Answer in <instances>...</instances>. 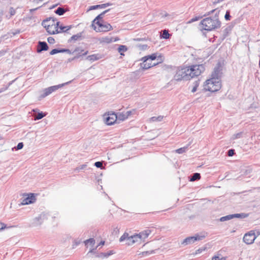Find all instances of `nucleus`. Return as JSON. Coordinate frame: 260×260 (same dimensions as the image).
Instances as JSON below:
<instances>
[{
    "mask_svg": "<svg viewBox=\"0 0 260 260\" xmlns=\"http://www.w3.org/2000/svg\"><path fill=\"white\" fill-rule=\"evenodd\" d=\"M205 70L204 64H193L182 67L176 75L177 80H190L200 76Z\"/></svg>",
    "mask_w": 260,
    "mask_h": 260,
    "instance_id": "nucleus-1",
    "label": "nucleus"
},
{
    "mask_svg": "<svg viewBox=\"0 0 260 260\" xmlns=\"http://www.w3.org/2000/svg\"><path fill=\"white\" fill-rule=\"evenodd\" d=\"M150 233L151 231L149 230L143 231L132 236H129L127 233H124L120 238L119 241L122 242L126 240V244L128 245H132L135 243L140 244L145 241Z\"/></svg>",
    "mask_w": 260,
    "mask_h": 260,
    "instance_id": "nucleus-2",
    "label": "nucleus"
},
{
    "mask_svg": "<svg viewBox=\"0 0 260 260\" xmlns=\"http://www.w3.org/2000/svg\"><path fill=\"white\" fill-rule=\"evenodd\" d=\"M219 11L216 12L214 16H210L203 19L200 22L203 29L207 31H212L219 28L221 26V22L219 20Z\"/></svg>",
    "mask_w": 260,
    "mask_h": 260,
    "instance_id": "nucleus-3",
    "label": "nucleus"
},
{
    "mask_svg": "<svg viewBox=\"0 0 260 260\" xmlns=\"http://www.w3.org/2000/svg\"><path fill=\"white\" fill-rule=\"evenodd\" d=\"M143 61L141 63V68L144 70H147L154 66L162 62L164 57L160 54L154 53L143 57Z\"/></svg>",
    "mask_w": 260,
    "mask_h": 260,
    "instance_id": "nucleus-4",
    "label": "nucleus"
},
{
    "mask_svg": "<svg viewBox=\"0 0 260 260\" xmlns=\"http://www.w3.org/2000/svg\"><path fill=\"white\" fill-rule=\"evenodd\" d=\"M60 22L57 21V19L54 17H49L44 20L42 22V25L46 28L47 32L53 35L58 33V26Z\"/></svg>",
    "mask_w": 260,
    "mask_h": 260,
    "instance_id": "nucleus-5",
    "label": "nucleus"
},
{
    "mask_svg": "<svg viewBox=\"0 0 260 260\" xmlns=\"http://www.w3.org/2000/svg\"><path fill=\"white\" fill-rule=\"evenodd\" d=\"M221 82L219 79L211 77L206 80L204 83V88L206 91L216 92L220 89Z\"/></svg>",
    "mask_w": 260,
    "mask_h": 260,
    "instance_id": "nucleus-6",
    "label": "nucleus"
},
{
    "mask_svg": "<svg viewBox=\"0 0 260 260\" xmlns=\"http://www.w3.org/2000/svg\"><path fill=\"white\" fill-rule=\"evenodd\" d=\"M98 27L95 26V25L92 23L91 26L93 29L97 32H106L112 29V26L107 22L96 21L95 22Z\"/></svg>",
    "mask_w": 260,
    "mask_h": 260,
    "instance_id": "nucleus-7",
    "label": "nucleus"
},
{
    "mask_svg": "<svg viewBox=\"0 0 260 260\" xmlns=\"http://www.w3.org/2000/svg\"><path fill=\"white\" fill-rule=\"evenodd\" d=\"M103 117L104 122L108 125H113L117 121V114L114 112H108L105 113Z\"/></svg>",
    "mask_w": 260,
    "mask_h": 260,
    "instance_id": "nucleus-8",
    "label": "nucleus"
},
{
    "mask_svg": "<svg viewBox=\"0 0 260 260\" xmlns=\"http://www.w3.org/2000/svg\"><path fill=\"white\" fill-rule=\"evenodd\" d=\"M224 66V62H219L214 68L213 71L212 72L211 77H214L217 79H219L222 75V71Z\"/></svg>",
    "mask_w": 260,
    "mask_h": 260,
    "instance_id": "nucleus-9",
    "label": "nucleus"
},
{
    "mask_svg": "<svg viewBox=\"0 0 260 260\" xmlns=\"http://www.w3.org/2000/svg\"><path fill=\"white\" fill-rule=\"evenodd\" d=\"M23 199L22 200L21 204L22 205H28L35 203L36 201V194L35 193H30L28 194H24L23 195Z\"/></svg>",
    "mask_w": 260,
    "mask_h": 260,
    "instance_id": "nucleus-10",
    "label": "nucleus"
},
{
    "mask_svg": "<svg viewBox=\"0 0 260 260\" xmlns=\"http://www.w3.org/2000/svg\"><path fill=\"white\" fill-rule=\"evenodd\" d=\"M257 236L254 231H250L246 233L243 237V241L247 244H252Z\"/></svg>",
    "mask_w": 260,
    "mask_h": 260,
    "instance_id": "nucleus-11",
    "label": "nucleus"
},
{
    "mask_svg": "<svg viewBox=\"0 0 260 260\" xmlns=\"http://www.w3.org/2000/svg\"><path fill=\"white\" fill-rule=\"evenodd\" d=\"M134 111L135 110H133L132 111H127L126 112L118 113L117 114V120L124 121L126 120L133 113Z\"/></svg>",
    "mask_w": 260,
    "mask_h": 260,
    "instance_id": "nucleus-12",
    "label": "nucleus"
},
{
    "mask_svg": "<svg viewBox=\"0 0 260 260\" xmlns=\"http://www.w3.org/2000/svg\"><path fill=\"white\" fill-rule=\"evenodd\" d=\"M204 237H201L199 236L188 237L185 238L182 243L183 245H187L194 242L196 241L200 240Z\"/></svg>",
    "mask_w": 260,
    "mask_h": 260,
    "instance_id": "nucleus-13",
    "label": "nucleus"
},
{
    "mask_svg": "<svg viewBox=\"0 0 260 260\" xmlns=\"http://www.w3.org/2000/svg\"><path fill=\"white\" fill-rule=\"evenodd\" d=\"M62 86H63V84L58 85L51 86L47 88H46L44 90L43 96L45 97V96L48 95L49 94H51L53 92L57 90L58 88L61 87Z\"/></svg>",
    "mask_w": 260,
    "mask_h": 260,
    "instance_id": "nucleus-14",
    "label": "nucleus"
},
{
    "mask_svg": "<svg viewBox=\"0 0 260 260\" xmlns=\"http://www.w3.org/2000/svg\"><path fill=\"white\" fill-rule=\"evenodd\" d=\"M110 10V9L106 10L104 11H103L102 13L98 15L92 21L93 24H95V22L96 21H102V22H104L103 20L104 16L105 14H106L108 12H109Z\"/></svg>",
    "mask_w": 260,
    "mask_h": 260,
    "instance_id": "nucleus-15",
    "label": "nucleus"
},
{
    "mask_svg": "<svg viewBox=\"0 0 260 260\" xmlns=\"http://www.w3.org/2000/svg\"><path fill=\"white\" fill-rule=\"evenodd\" d=\"M233 28V25L232 24H230L227 26L223 30V36L224 38H226L231 33L232 29Z\"/></svg>",
    "mask_w": 260,
    "mask_h": 260,
    "instance_id": "nucleus-16",
    "label": "nucleus"
},
{
    "mask_svg": "<svg viewBox=\"0 0 260 260\" xmlns=\"http://www.w3.org/2000/svg\"><path fill=\"white\" fill-rule=\"evenodd\" d=\"M37 49H49V48L46 42L39 41Z\"/></svg>",
    "mask_w": 260,
    "mask_h": 260,
    "instance_id": "nucleus-17",
    "label": "nucleus"
},
{
    "mask_svg": "<svg viewBox=\"0 0 260 260\" xmlns=\"http://www.w3.org/2000/svg\"><path fill=\"white\" fill-rule=\"evenodd\" d=\"M200 85V81L197 80L193 82V85L190 87L191 88V91L192 92H195L197 90L198 88L199 87Z\"/></svg>",
    "mask_w": 260,
    "mask_h": 260,
    "instance_id": "nucleus-18",
    "label": "nucleus"
},
{
    "mask_svg": "<svg viewBox=\"0 0 260 260\" xmlns=\"http://www.w3.org/2000/svg\"><path fill=\"white\" fill-rule=\"evenodd\" d=\"M84 243L87 247L89 246L90 248H92L95 244V240L93 238H90L86 240Z\"/></svg>",
    "mask_w": 260,
    "mask_h": 260,
    "instance_id": "nucleus-19",
    "label": "nucleus"
},
{
    "mask_svg": "<svg viewBox=\"0 0 260 260\" xmlns=\"http://www.w3.org/2000/svg\"><path fill=\"white\" fill-rule=\"evenodd\" d=\"M67 10L62 7H58L56 10H55V13L58 15H63Z\"/></svg>",
    "mask_w": 260,
    "mask_h": 260,
    "instance_id": "nucleus-20",
    "label": "nucleus"
},
{
    "mask_svg": "<svg viewBox=\"0 0 260 260\" xmlns=\"http://www.w3.org/2000/svg\"><path fill=\"white\" fill-rule=\"evenodd\" d=\"M170 36V34L168 32V30L166 29H164L162 30L161 34L160 35V37L161 38L165 39H168L169 38Z\"/></svg>",
    "mask_w": 260,
    "mask_h": 260,
    "instance_id": "nucleus-21",
    "label": "nucleus"
},
{
    "mask_svg": "<svg viewBox=\"0 0 260 260\" xmlns=\"http://www.w3.org/2000/svg\"><path fill=\"white\" fill-rule=\"evenodd\" d=\"M58 33L61 32H66L67 30H69L71 28V26H64L62 25H58Z\"/></svg>",
    "mask_w": 260,
    "mask_h": 260,
    "instance_id": "nucleus-22",
    "label": "nucleus"
},
{
    "mask_svg": "<svg viewBox=\"0 0 260 260\" xmlns=\"http://www.w3.org/2000/svg\"><path fill=\"white\" fill-rule=\"evenodd\" d=\"M137 47L139 49H146L147 47L149 48L148 44L145 43V41L142 40V42L139 43L137 45Z\"/></svg>",
    "mask_w": 260,
    "mask_h": 260,
    "instance_id": "nucleus-23",
    "label": "nucleus"
},
{
    "mask_svg": "<svg viewBox=\"0 0 260 260\" xmlns=\"http://www.w3.org/2000/svg\"><path fill=\"white\" fill-rule=\"evenodd\" d=\"M200 178H201L200 174L199 173H196L193 174V175L190 178V181H194L196 180L200 179Z\"/></svg>",
    "mask_w": 260,
    "mask_h": 260,
    "instance_id": "nucleus-24",
    "label": "nucleus"
},
{
    "mask_svg": "<svg viewBox=\"0 0 260 260\" xmlns=\"http://www.w3.org/2000/svg\"><path fill=\"white\" fill-rule=\"evenodd\" d=\"M114 253H115V252L113 250H110L106 253H101L100 256L102 257H107L113 254Z\"/></svg>",
    "mask_w": 260,
    "mask_h": 260,
    "instance_id": "nucleus-25",
    "label": "nucleus"
},
{
    "mask_svg": "<svg viewBox=\"0 0 260 260\" xmlns=\"http://www.w3.org/2000/svg\"><path fill=\"white\" fill-rule=\"evenodd\" d=\"M81 38V34L79 33L75 35H73L70 39V41H72V40L76 41L78 40Z\"/></svg>",
    "mask_w": 260,
    "mask_h": 260,
    "instance_id": "nucleus-26",
    "label": "nucleus"
},
{
    "mask_svg": "<svg viewBox=\"0 0 260 260\" xmlns=\"http://www.w3.org/2000/svg\"><path fill=\"white\" fill-rule=\"evenodd\" d=\"M187 148H188V146L176 149L175 150V152L179 154L183 153L185 152V151L187 149Z\"/></svg>",
    "mask_w": 260,
    "mask_h": 260,
    "instance_id": "nucleus-27",
    "label": "nucleus"
},
{
    "mask_svg": "<svg viewBox=\"0 0 260 260\" xmlns=\"http://www.w3.org/2000/svg\"><path fill=\"white\" fill-rule=\"evenodd\" d=\"M226 257H220L217 255H215L212 258V260H226Z\"/></svg>",
    "mask_w": 260,
    "mask_h": 260,
    "instance_id": "nucleus-28",
    "label": "nucleus"
},
{
    "mask_svg": "<svg viewBox=\"0 0 260 260\" xmlns=\"http://www.w3.org/2000/svg\"><path fill=\"white\" fill-rule=\"evenodd\" d=\"M118 40H119L118 39ZM117 40V39H115L114 40V42L115 41H116ZM104 42H105L106 43H111L112 42H113V39L112 38H106L104 39V41H103Z\"/></svg>",
    "mask_w": 260,
    "mask_h": 260,
    "instance_id": "nucleus-29",
    "label": "nucleus"
},
{
    "mask_svg": "<svg viewBox=\"0 0 260 260\" xmlns=\"http://www.w3.org/2000/svg\"><path fill=\"white\" fill-rule=\"evenodd\" d=\"M202 18V17H200V16H196L193 18H192V19H191L188 22V23H192V22H195L196 21H198L199 20H200V19H201Z\"/></svg>",
    "mask_w": 260,
    "mask_h": 260,
    "instance_id": "nucleus-30",
    "label": "nucleus"
},
{
    "mask_svg": "<svg viewBox=\"0 0 260 260\" xmlns=\"http://www.w3.org/2000/svg\"><path fill=\"white\" fill-rule=\"evenodd\" d=\"M69 50H52L50 52V54L53 55L58 52H63L64 51H69Z\"/></svg>",
    "mask_w": 260,
    "mask_h": 260,
    "instance_id": "nucleus-31",
    "label": "nucleus"
},
{
    "mask_svg": "<svg viewBox=\"0 0 260 260\" xmlns=\"http://www.w3.org/2000/svg\"><path fill=\"white\" fill-rule=\"evenodd\" d=\"M46 114H43L42 113H38L35 117V120H39L42 119L43 117L45 116Z\"/></svg>",
    "mask_w": 260,
    "mask_h": 260,
    "instance_id": "nucleus-32",
    "label": "nucleus"
},
{
    "mask_svg": "<svg viewBox=\"0 0 260 260\" xmlns=\"http://www.w3.org/2000/svg\"><path fill=\"white\" fill-rule=\"evenodd\" d=\"M231 16L230 15V11L227 10L225 13V16H224L225 19L226 20H230L231 19Z\"/></svg>",
    "mask_w": 260,
    "mask_h": 260,
    "instance_id": "nucleus-33",
    "label": "nucleus"
},
{
    "mask_svg": "<svg viewBox=\"0 0 260 260\" xmlns=\"http://www.w3.org/2000/svg\"><path fill=\"white\" fill-rule=\"evenodd\" d=\"M114 49H127V48L125 45L116 44L114 46Z\"/></svg>",
    "mask_w": 260,
    "mask_h": 260,
    "instance_id": "nucleus-34",
    "label": "nucleus"
},
{
    "mask_svg": "<svg viewBox=\"0 0 260 260\" xmlns=\"http://www.w3.org/2000/svg\"><path fill=\"white\" fill-rule=\"evenodd\" d=\"M162 119H163V116H159L158 117H153L151 118V120L153 121H156V120L161 121Z\"/></svg>",
    "mask_w": 260,
    "mask_h": 260,
    "instance_id": "nucleus-35",
    "label": "nucleus"
},
{
    "mask_svg": "<svg viewBox=\"0 0 260 260\" xmlns=\"http://www.w3.org/2000/svg\"><path fill=\"white\" fill-rule=\"evenodd\" d=\"M47 41L49 44H53L55 42L54 39L51 37H48L47 39Z\"/></svg>",
    "mask_w": 260,
    "mask_h": 260,
    "instance_id": "nucleus-36",
    "label": "nucleus"
},
{
    "mask_svg": "<svg viewBox=\"0 0 260 260\" xmlns=\"http://www.w3.org/2000/svg\"><path fill=\"white\" fill-rule=\"evenodd\" d=\"M9 13L11 16H13L16 13V11L13 7H11L9 10Z\"/></svg>",
    "mask_w": 260,
    "mask_h": 260,
    "instance_id": "nucleus-37",
    "label": "nucleus"
},
{
    "mask_svg": "<svg viewBox=\"0 0 260 260\" xmlns=\"http://www.w3.org/2000/svg\"><path fill=\"white\" fill-rule=\"evenodd\" d=\"M101 8H105L107 7L110 6L112 5V4L110 3H107L103 4H101Z\"/></svg>",
    "mask_w": 260,
    "mask_h": 260,
    "instance_id": "nucleus-38",
    "label": "nucleus"
},
{
    "mask_svg": "<svg viewBox=\"0 0 260 260\" xmlns=\"http://www.w3.org/2000/svg\"><path fill=\"white\" fill-rule=\"evenodd\" d=\"M98 8H101V5H100L92 6L90 7V10H95V9H98Z\"/></svg>",
    "mask_w": 260,
    "mask_h": 260,
    "instance_id": "nucleus-39",
    "label": "nucleus"
},
{
    "mask_svg": "<svg viewBox=\"0 0 260 260\" xmlns=\"http://www.w3.org/2000/svg\"><path fill=\"white\" fill-rule=\"evenodd\" d=\"M235 153V151L234 149H230L228 151V155L229 156H233Z\"/></svg>",
    "mask_w": 260,
    "mask_h": 260,
    "instance_id": "nucleus-40",
    "label": "nucleus"
},
{
    "mask_svg": "<svg viewBox=\"0 0 260 260\" xmlns=\"http://www.w3.org/2000/svg\"><path fill=\"white\" fill-rule=\"evenodd\" d=\"M94 165L97 168H101L103 166L102 162L100 161L96 162Z\"/></svg>",
    "mask_w": 260,
    "mask_h": 260,
    "instance_id": "nucleus-41",
    "label": "nucleus"
},
{
    "mask_svg": "<svg viewBox=\"0 0 260 260\" xmlns=\"http://www.w3.org/2000/svg\"><path fill=\"white\" fill-rule=\"evenodd\" d=\"M105 244V241H101L100 242V243L95 247V249H96V248L98 247V246H100V245H104ZM93 250H94V249H91L90 251H89V252H93Z\"/></svg>",
    "mask_w": 260,
    "mask_h": 260,
    "instance_id": "nucleus-42",
    "label": "nucleus"
},
{
    "mask_svg": "<svg viewBox=\"0 0 260 260\" xmlns=\"http://www.w3.org/2000/svg\"><path fill=\"white\" fill-rule=\"evenodd\" d=\"M23 146V143H22V142L19 143H18V144L17 146V149H18V150L21 149V148H22Z\"/></svg>",
    "mask_w": 260,
    "mask_h": 260,
    "instance_id": "nucleus-43",
    "label": "nucleus"
},
{
    "mask_svg": "<svg viewBox=\"0 0 260 260\" xmlns=\"http://www.w3.org/2000/svg\"><path fill=\"white\" fill-rule=\"evenodd\" d=\"M100 57H97L96 56H95L94 55H91L90 56V59L91 60H97L98 59H99Z\"/></svg>",
    "mask_w": 260,
    "mask_h": 260,
    "instance_id": "nucleus-44",
    "label": "nucleus"
},
{
    "mask_svg": "<svg viewBox=\"0 0 260 260\" xmlns=\"http://www.w3.org/2000/svg\"><path fill=\"white\" fill-rule=\"evenodd\" d=\"M6 228V225L2 222H0V230H3Z\"/></svg>",
    "mask_w": 260,
    "mask_h": 260,
    "instance_id": "nucleus-45",
    "label": "nucleus"
},
{
    "mask_svg": "<svg viewBox=\"0 0 260 260\" xmlns=\"http://www.w3.org/2000/svg\"><path fill=\"white\" fill-rule=\"evenodd\" d=\"M224 1V0H214V1L213 2V4H217L219 3H220V2H222Z\"/></svg>",
    "mask_w": 260,
    "mask_h": 260,
    "instance_id": "nucleus-46",
    "label": "nucleus"
},
{
    "mask_svg": "<svg viewBox=\"0 0 260 260\" xmlns=\"http://www.w3.org/2000/svg\"><path fill=\"white\" fill-rule=\"evenodd\" d=\"M205 250V248H204V249H198V250H197L196 251V253H199L202 252L203 251H204V250Z\"/></svg>",
    "mask_w": 260,
    "mask_h": 260,
    "instance_id": "nucleus-47",
    "label": "nucleus"
},
{
    "mask_svg": "<svg viewBox=\"0 0 260 260\" xmlns=\"http://www.w3.org/2000/svg\"><path fill=\"white\" fill-rule=\"evenodd\" d=\"M43 0H33V3L35 4H38L40 2H42Z\"/></svg>",
    "mask_w": 260,
    "mask_h": 260,
    "instance_id": "nucleus-48",
    "label": "nucleus"
},
{
    "mask_svg": "<svg viewBox=\"0 0 260 260\" xmlns=\"http://www.w3.org/2000/svg\"><path fill=\"white\" fill-rule=\"evenodd\" d=\"M127 50H122V49H120V50H119V53H120L121 55H124L123 54V52L125 51H126Z\"/></svg>",
    "mask_w": 260,
    "mask_h": 260,
    "instance_id": "nucleus-49",
    "label": "nucleus"
},
{
    "mask_svg": "<svg viewBox=\"0 0 260 260\" xmlns=\"http://www.w3.org/2000/svg\"><path fill=\"white\" fill-rule=\"evenodd\" d=\"M215 11H216V9L213 10L211 11L210 12H209L207 15L205 14L204 16L208 15H209V14H210L211 13H213Z\"/></svg>",
    "mask_w": 260,
    "mask_h": 260,
    "instance_id": "nucleus-50",
    "label": "nucleus"
},
{
    "mask_svg": "<svg viewBox=\"0 0 260 260\" xmlns=\"http://www.w3.org/2000/svg\"><path fill=\"white\" fill-rule=\"evenodd\" d=\"M58 5V4H55V5H54L53 6H52L51 7L49 8V9H52L54 8H55L56 7H57V6Z\"/></svg>",
    "mask_w": 260,
    "mask_h": 260,
    "instance_id": "nucleus-51",
    "label": "nucleus"
},
{
    "mask_svg": "<svg viewBox=\"0 0 260 260\" xmlns=\"http://www.w3.org/2000/svg\"><path fill=\"white\" fill-rule=\"evenodd\" d=\"M41 7H38V8H36L35 9H30V12H34V11H36L37 10L39 9Z\"/></svg>",
    "mask_w": 260,
    "mask_h": 260,
    "instance_id": "nucleus-52",
    "label": "nucleus"
},
{
    "mask_svg": "<svg viewBox=\"0 0 260 260\" xmlns=\"http://www.w3.org/2000/svg\"><path fill=\"white\" fill-rule=\"evenodd\" d=\"M149 253H150L148 251H145V252H143L142 253V255H147V254H149Z\"/></svg>",
    "mask_w": 260,
    "mask_h": 260,
    "instance_id": "nucleus-53",
    "label": "nucleus"
},
{
    "mask_svg": "<svg viewBox=\"0 0 260 260\" xmlns=\"http://www.w3.org/2000/svg\"><path fill=\"white\" fill-rule=\"evenodd\" d=\"M168 15H169V14L166 13L163 16L166 17V16H167Z\"/></svg>",
    "mask_w": 260,
    "mask_h": 260,
    "instance_id": "nucleus-54",
    "label": "nucleus"
},
{
    "mask_svg": "<svg viewBox=\"0 0 260 260\" xmlns=\"http://www.w3.org/2000/svg\"><path fill=\"white\" fill-rule=\"evenodd\" d=\"M42 50H37V52H38V53H40V52H41Z\"/></svg>",
    "mask_w": 260,
    "mask_h": 260,
    "instance_id": "nucleus-55",
    "label": "nucleus"
},
{
    "mask_svg": "<svg viewBox=\"0 0 260 260\" xmlns=\"http://www.w3.org/2000/svg\"><path fill=\"white\" fill-rule=\"evenodd\" d=\"M224 218H225L224 217H221V219H220V220H221V221H223V219H224Z\"/></svg>",
    "mask_w": 260,
    "mask_h": 260,
    "instance_id": "nucleus-56",
    "label": "nucleus"
},
{
    "mask_svg": "<svg viewBox=\"0 0 260 260\" xmlns=\"http://www.w3.org/2000/svg\"><path fill=\"white\" fill-rule=\"evenodd\" d=\"M50 23H52V20H51L50 21H49L47 24H50Z\"/></svg>",
    "mask_w": 260,
    "mask_h": 260,
    "instance_id": "nucleus-57",
    "label": "nucleus"
},
{
    "mask_svg": "<svg viewBox=\"0 0 260 260\" xmlns=\"http://www.w3.org/2000/svg\"><path fill=\"white\" fill-rule=\"evenodd\" d=\"M47 4V3H44V4L41 7H43V6L46 5Z\"/></svg>",
    "mask_w": 260,
    "mask_h": 260,
    "instance_id": "nucleus-58",
    "label": "nucleus"
}]
</instances>
